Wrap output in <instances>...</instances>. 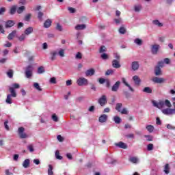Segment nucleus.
Returning <instances> with one entry per match:
<instances>
[{
	"mask_svg": "<svg viewBox=\"0 0 175 175\" xmlns=\"http://www.w3.org/2000/svg\"><path fill=\"white\" fill-rule=\"evenodd\" d=\"M152 103L154 107H157V109H163L165 106H166L168 108L172 107V103L169 100H165V101L163 100H160L157 102L156 100H152Z\"/></svg>",
	"mask_w": 175,
	"mask_h": 175,
	"instance_id": "1",
	"label": "nucleus"
},
{
	"mask_svg": "<svg viewBox=\"0 0 175 175\" xmlns=\"http://www.w3.org/2000/svg\"><path fill=\"white\" fill-rule=\"evenodd\" d=\"M32 72H33V66L32 64H30L27 66L25 68V76L27 79H31L32 77Z\"/></svg>",
	"mask_w": 175,
	"mask_h": 175,
	"instance_id": "2",
	"label": "nucleus"
},
{
	"mask_svg": "<svg viewBox=\"0 0 175 175\" xmlns=\"http://www.w3.org/2000/svg\"><path fill=\"white\" fill-rule=\"evenodd\" d=\"M77 83L79 87H83V85H88V80L84 77H80L77 79Z\"/></svg>",
	"mask_w": 175,
	"mask_h": 175,
	"instance_id": "3",
	"label": "nucleus"
},
{
	"mask_svg": "<svg viewBox=\"0 0 175 175\" xmlns=\"http://www.w3.org/2000/svg\"><path fill=\"white\" fill-rule=\"evenodd\" d=\"M161 113L165 116H173L175 114V109L172 108H167L161 110Z\"/></svg>",
	"mask_w": 175,
	"mask_h": 175,
	"instance_id": "4",
	"label": "nucleus"
},
{
	"mask_svg": "<svg viewBox=\"0 0 175 175\" xmlns=\"http://www.w3.org/2000/svg\"><path fill=\"white\" fill-rule=\"evenodd\" d=\"M159 49H161V46L158 44H154L151 46V53L152 54L156 55L158 54V51H159Z\"/></svg>",
	"mask_w": 175,
	"mask_h": 175,
	"instance_id": "5",
	"label": "nucleus"
},
{
	"mask_svg": "<svg viewBox=\"0 0 175 175\" xmlns=\"http://www.w3.org/2000/svg\"><path fill=\"white\" fill-rule=\"evenodd\" d=\"M24 131H25V129L24 127H19L18 128V135L21 139H27L28 137V135L24 133Z\"/></svg>",
	"mask_w": 175,
	"mask_h": 175,
	"instance_id": "6",
	"label": "nucleus"
},
{
	"mask_svg": "<svg viewBox=\"0 0 175 175\" xmlns=\"http://www.w3.org/2000/svg\"><path fill=\"white\" fill-rule=\"evenodd\" d=\"M98 103L100 105V106H105L106 103H107V98L106 97V95H103L99 99H98Z\"/></svg>",
	"mask_w": 175,
	"mask_h": 175,
	"instance_id": "7",
	"label": "nucleus"
},
{
	"mask_svg": "<svg viewBox=\"0 0 175 175\" xmlns=\"http://www.w3.org/2000/svg\"><path fill=\"white\" fill-rule=\"evenodd\" d=\"M115 146L118 148H122L123 150H126V148H128V145L122 142L115 143Z\"/></svg>",
	"mask_w": 175,
	"mask_h": 175,
	"instance_id": "8",
	"label": "nucleus"
},
{
	"mask_svg": "<svg viewBox=\"0 0 175 175\" xmlns=\"http://www.w3.org/2000/svg\"><path fill=\"white\" fill-rule=\"evenodd\" d=\"M120 85L121 82L120 81H116L115 84L113 85L111 88V91L113 92H117V91H118V89L120 88Z\"/></svg>",
	"mask_w": 175,
	"mask_h": 175,
	"instance_id": "9",
	"label": "nucleus"
},
{
	"mask_svg": "<svg viewBox=\"0 0 175 175\" xmlns=\"http://www.w3.org/2000/svg\"><path fill=\"white\" fill-rule=\"evenodd\" d=\"M140 67V64H139V62L134 61L131 63V68L134 71L138 70Z\"/></svg>",
	"mask_w": 175,
	"mask_h": 175,
	"instance_id": "10",
	"label": "nucleus"
},
{
	"mask_svg": "<svg viewBox=\"0 0 175 175\" xmlns=\"http://www.w3.org/2000/svg\"><path fill=\"white\" fill-rule=\"evenodd\" d=\"M122 81L123 84L126 85V87H128L129 90L131 91V92H135V90L131 86L130 84L128 83V82H126V80L125 79V78H122Z\"/></svg>",
	"mask_w": 175,
	"mask_h": 175,
	"instance_id": "11",
	"label": "nucleus"
},
{
	"mask_svg": "<svg viewBox=\"0 0 175 175\" xmlns=\"http://www.w3.org/2000/svg\"><path fill=\"white\" fill-rule=\"evenodd\" d=\"M133 80L135 82V85H140V83H142V79L137 75H135L133 77Z\"/></svg>",
	"mask_w": 175,
	"mask_h": 175,
	"instance_id": "12",
	"label": "nucleus"
},
{
	"mask_svg": "<svg viewBox=\"0 0 175 175\" xmlns=\"http://www.w3.org/2000/svg\"><path fill=\"white\" fill-rule=\"evenodd\" d=\"M98 121L102 124H103V122H106L107 121V115L106 114L101 115L98 118Z\"/></svg>",
	"mask_w": 175,
	"mask_h": 175,
	"instance_id": "13",
	"label": "nucleus"
},
{
	"mask_svg": "<svg viewBox=\"0 0 175 175\" xmlns=\"http://www.w3.org/2000/svg\"><path fill=\"white\" fill-rule=\"evenodd\" d=\"M152 23L153 25L159 27V28L163 27V23H161L158 19L153 20Z\"/></svg>",
	"mask_w": 175,
	"mask_h": 175,
	"instance_id": "14",
	"label": "nucleus"
},
{
	"mask_svg": "<svg viewBox=\"0 0 175 175\" xmlns=\"http://www.w3.org/2000/svg\"><path fill=\"white\" fill-rule=\"evenodd\" d=\"M15 23L14 21L8 20L5 22V28H12L14 26Z\"/></svg>",
	"mask_w": 175,
	"mask_h": 175,
	"instance_id": "15",
	"label": "nucleus"
},
{
	"mask_svg": "<svg viewBox=\"0 0 175 175\" xmlns=\"http://www.w3.org/2000/svg\"><path fill=\"white\" fill-rule=\"evenodd\" d=\"M95 75V70L94 68L89 69L85 71V76L88 77V76H94Z\"/></svg>",
	"mask_w": 175,
	"mask_h": 175,
	"instance_id": "16",
	"label": "nucleus"
},
{
	"mask_svg": "<svg viewBox=\"0 0 175 175\" xmlns=\"http://www.w3.org/2000/svg\"><path fill=\"white\" fill-rule=\"evenodd\" d=\"M152 81L154 83H157V84H162V83L165 81V79L156 77L152 79Z\"/></svg>",
	"mask_w": 175,
	"mask_h": 175,
	"instance_id": "17",
	"label": "nucleus"
},
{
	"mask_svg": "<svg viewBox=\"0 0 175 175\" xmlns=\"http://www.w3.org/2000/svg\"><path fill=\"white\" fill-rule=\"evenodd\" d=\"M112 66L113 68H115L116 69H118L121 68V64H120V62L116 59L112 61Z\"/></svg>",
	"mask_w": 175,
	"mask_h": 175,
	"instance_id": "18",
	"label": "nucleus"
},
{
	"mask_svg": "<svg viewBox=\"0 0 175 175\" xmlns=\"http://www.w3.org/2000/svg\"><path fill=\"white\" fill-rule=\"evenodd\" d=\"M58 55V52L53 51L51 52V61H55L57 59V55Z\"/></svg>",
	"mask_w": 175,
	"mask_h": 175,
	"instance_id": "19",
	"label": "nucleus"
},
{
	"mask_svg": "<svg viewBox=\"0 0 175 175\" xmlns=\"http://www.w3.org/2000/svg\"><path fill=\"white\" fill-rule=\"evenodd\" d=\"M85 28H87V26L84 24L77 25V26H75V29L77 31H81L83 29H85Z\"/></svg>",
	"mask_w": 175,
	"mask_h": 175,
	"instance_id": "20",
	"label": "nucleus"
},
{
	"mask_svg": "<svg viewBox=\"0 0 175 175\" xmlns=\"http://www.w3.org/2000/svg\"><path fill=\"white\" fill-rule=\"evenodd\" d=\"M162 73V71L161 70V67L159 66H156L154 68V74L156 76H159Z\"/></svg>",
	"mask_w": 175,
	"mask_h": 175,
	"instance_id": "21",
	"label": "nucleus"
},
{
	"mask_svg": "<svg viewBox=\"0 0 175 175\" xmlns=\"http://www.w3.org/2000/svg\"><path fill=\"white\" fill-rule=\"evenodd\" d=\"M17 12V5H12L10 10V14H15Z\"/></svg>",
	"mask_w": 175,
	"mask_h": 175,
	"instance_id": "22",
	"label": "nucleus"
},
{
	"mask_svg": "<svg viewBox=\"0 0 175 175\" xmlns=\"http://www.w3.org/2000/svg\"><path fill=\"white\" fill-rule=\"evenodd\" d=\"M142 92L145 94H152V89H151L150 87H145Z\"/></svg>",
	"mask_w": 175,
	"mask_h": 175,
	"instance_id": "23",
	"label": "nucleus"
},
{
	"mask_svg": "<svg viewBox=\"0 0 175 175\" xmlns=\"http://www.w3.org/2000/svg\"><path fill=\"white\" fill-rule=\"evenodd\" d=\"M16 33H17V31H16V30L12 31V33H10L8 36V40H12L13 38L16 36Z\"/></svg>",
	"mask_w": 175,
	"mask_h": 175,
	"instance_id": "24",
	"label": "nucleus"
},
{
	"mask_svg": "<svg viewBox=\"0 0 175 175\" xmlns=\"http://www.w3.org/2000/svg\"><path fill=\"white\" fill-rule=\"evenodd\" d=\"M9 90H10V94H8V95H11L12 98H16V96H17V93H16V90H14L13 88H10Z\"/></svg>",
	"mask_w": 175,
	"mask_h": 175,
	"instance_id": "25",
	"label": "nucleus"
},
{
	"mask_svg": "<svg viewBox=\"0 0 175 175\" xmlns=\"http://www.w3.org/2000/svg\"><path fill=\"white\" fill-rule=\"evenodd\" d=\"M33 32V27H29L25 30V34L31 35Z\"/></svg>",
	"mask_w": 175,
	"mask_h": 175,
	"instance_id": "26",
	"label": "nucleus"
},
{
	"mask_svg": "<svg viewBox=\"0 0 175 175\" xmlns=\"http://www.w3.org/2000/svg\"><path fill=\"white\" fill-rule=\"evenodd\" d=\"M24 10H25V6L22 5L16 9V13H18V14H21L22 13H24Z\"/></svg>",
	"mask_w": 175,
	"mask_h": 175,
	"instance_id": "27",
	"label": "nucleus"
},
{
	"mask_svg": "<svg viewBox=\"0 0 175 175\" xmlns=\"http://www.w3.org/2000/svg\"><path fill=\"white\" fill-rule=\"evenodd\" d=\"M44 28H50L51 27V20L47 19L44 23Z\"/></svg>",
	"mask_w": 175,
	"mask_h": 175,
	"instance_id": "28",
	"label": "nucleus"
},
{
	"mask_svg": "<svg viewBox=\"0 0 175 175\" xmlns=\"http://www.w3.org/2000/svg\"><path fill=\"white\" fill-rule=\"evenodd\" d=\"M129 161L131 162V163H139V159L135 157H131L129 158Z\"/></svg>",
	"mask_w": 175,
	"mask_h": 175,
	"instance_id": "29",
	"label": "nucleus"
},
{
	"mask_svg": "<svg viewBox=\"0 0 175 175\" xmlns=\"http://www.w3.org/2000/svg\"><path fill=\"white\" fill-rule=\"evenodd\" d=\"M5 102L6 103H8V105H12V103H13V100H12V95H7Z\"/></svg>",
	"mask_w": 175,
	"mask_h": 175,
	"instance_id": "30",
	"label": "nucleus"
},
{
	"mask_svg": "<svg viewBox=\"0 0 175 175\" xmlns=\"http://www.w3.org/2000/svg\"><path fill=\"white\" fill-rule=\"evenodd\" d=\"M113 121L115 124H121V121H122V120L119 116H114Z\"/></svg>",
	"mask_w": 175,
	"mask_h": 175,
	"instance_id": "31",
	"label": "nucleus"
},
{
	"mask_svg": "<svg viewBox=\"0 0 175 175\" xmlns=\"http://www.w3.org/2000/svg\"><path fill=\"white\" fill-rule=\"evenodd\" d=\"M146 128L148 132H149V133H152V132H154V126L147 125Z\"/></svg>",
	"mask_w": 175,
	"mask_h": 175,
	"instance_id": "32",
	"label": "nucleus"
},
{
	"mask_svg": "<svg viewBox=\"0 0 175 175\" xmlns=\"http://www.w3.org/2000/svg\"><path fill=\"white\" fill-rule=\"evenodd\" d=\"M134 43L137 46H142L143 44V40H140V38H136L134 40Z\"/></svg>",
	"mask_w": 175,
	"mask_h": 175,
	"instance_id": "33",
	"label": "nucleus"
},
{
	"mask_svg": "<svg viewBox=\"0 0 175 175\" xmlns=\"http://www.w3.org/2000/svg\"><path fill=\"white\" fill-rule=\"evenodd\" d=\"M23 166L25 169H27L29 166V159H25L23 163Z\"/></svg>",
	"mask_w": 175,
	"mask_h": 175,
	"instance_id": "34",
	"label": "nucleus"
},
{
	"mask_svg": "<svg viewBox=\"0 0 175 175\" xmlns=\"http://www.w3.org/2000/svg\"><path fill=\"white\" fill-rule=\"evenodd\" d=\"M54 172H53V165L51 164L49 165V169H48V175H53Z\"/></svg>",
	"mask_w": 175,
	"mask_h": 175,
	"instance_id": "35",
	"label": "nucleus"
},
{
	"mask_svg": "<svg viewBox=\"0 0 175 175\" xmlns=\"http://www.w3.org/2000/svg\"><path fill=\"white\" fill-rule=\"evenodd\" d=\"M13 70H9L6 72L8 77H9L10 79H13Z\"/></svg>",
	"mask_w": 175,
	"mask_h": 175,
	"instance_id": "36",
	"label": "nucleus"
},
{
	"mask_svg": "<svg viewBox=\"0 0 175 175\" xmlns=\"http://www.w3.org/2000/svg\"><path fill=\"white\" fill-rule=\"evenodd\" d=\"M58 55L61 57H65V50L64 49H60L58 53Z\"/></svg>",
	"mask_w": 175,
	"mask_h": 175,
	"instance_id": "37",
	"label": "nucleus"
},
{
	"mask_svg": "<svg viewBox=\"0 0 175 175\" xmlns=\"http://www.w3.org/2000/svg\"><path fill=\"white\" fill-rule=\"evenodd\" d=\"M170 170V167H169V164H166L164 167V172L165 174H169Z\"/></svg>",
	"mask_w": 175,
	"mask_h": 175,
	"instance_id": "38",
	"label": "nucleus"
},
{
	"mask_svg": "<svg viewBox=\"0 0 175 175\" xmlns=\"http://www.w3.org/2000/svg\"><path fill=\"white\" fill-rule=\"evenodd\" d=\"M122 107V103H117L116 106V110L120 113L121 111V109Z\"/></svg>",
	"mask_w": 175,
	"mask_h": 175,
	"instance_id": "39",
	"label": "nucleus"
},
{
	"mask_svg": "<svg viewBox=\"0 0 175 175\" xmlns=\"http://www.w3.org/2000/svg\"><path fill=\"white\" fill-rule=\"evenodd\" d=\"M38 73L39 75H42V73H44V67L43 66H40L38 68Z\"/></svg>",
	"mask_w": 175,
	"mask_h": 175,
	"instance_id": "40",
	"label": "nucleus"
},
{
	"mask_svg": "<svg viewBox=\"0 0 175 175\" xmlns=\"http://www.w3.org/2000/svg\"><path fill=\"white\" fill-rule=\"evenodd\" d=\"M33 87L36 88V90H38V91H42V88H40L38 83H34Z\"/></svg>",
	"mask_w": 175,
	"mask_h": 175,
	"instance_id": "41",
	"label": "nucleus"
},
{
	"mask_svg": "<svg viewBox=\"0 0 175 175\" xmlns=\"http://www.w3.org/2000/svg\"><path fill=\"white\" fill-rule=\"evenodd\" d=\"M106 50H107L106 46H101L100 47V49H99V53H100V54H102L103 53H106Z\"/></svg>",
	"mask_w": 175,
	"mask_h": 175,
	"instance_id": "42",
	"label": "nucleus"
},
{
	"mask_svg": "<svg viewBox=\"0 0 175 175\" xmlns=\"http://www.w3.org/2000/svg\"><path fill=\"white\" fill-rule=\"evenodd\" d=\"M10 88H13V90H17V89L20 88V84L13 83L12 85V87H10Z\"/></svg>",
	"mask_w": 175,
	"mask_h": 175,
	"instance_id": "43",
	"label": "nucleus"
},
{
	"mask_svg": "<svg viewBox=\"0 0 175 175\" xmlns=\"http://www.w3.org/2000/svg\"><path fill=\"white\" fill-rule=\"evenodd\" d=\"M114 23H116V24H117V25L122 24V18H115Z\"/></svg>",
	"mask_w": 175,
	"mask_h": 175,
	"instance_id": "44",
	"label": "nucleus"
},
{
	"mask_svg": "<svg viewBox=\"0 0 175 175\" xmlns=\"http://www.w3.org/2000/svg\"><path fill=\"white\" fill-rule=\"evenodd\" d=\"M26 34L23 33L21 36H20L18 39L20 42H24L25 40V36Z\"/></svg>",
	"mask_w": 175,
	"mask_h": 175,
	"instance_id": "45",
	"label": "nucleus"
},
{
	"mask_svg": "<svg viewBox=\"0 0 175 175\" xmlns=\"http://www.w3.org/2000/svg\"><path fill=\"white\" fill-rule=\"evenodd\" d=\"M147 150L148 151H152V150H154V144H149L147 146Z\"/></svg>",
	"mask_w": 175,
	"mask_h": 175,
	"instance_id": "46",
	"label": "nucleus"
},
{
	"mask_svg": "<svg viewBox=\"0 0 175 175\" xmlns=\"http://www.w3.org/2000/svg\"><path fill=\"white\" fill-rule=\"evenodd\" d=\"M43 14H44L42 12H38V20H40V21H42V20H43V18H42Z\"/></svg>",
	"mask_w": 175,
	"mask_h": 175,
	"instance_id": "47",
	"label": "nucleus"
},
{
	"mask_svg": "<svg viewBox=\"0 0 175 175\" xmlns=\"http://www.w3.org/2000/svg\"><path fill=\"white\" fill-rule=\"evenodd\" d=\"M119 32H120L122 35H124V33H125V32H126V30L125 29V27H121L119 29Z\"/></svg>",
	"mask_w": 175,
	"mask_h": 175,
	"instance_id": "48",
	"label": "nucleus"
},
{
	"mask_svg": "<svg viewBox=\"0 0 175 175\" xmlns=\"http://www.w3.org/2000/svg\"><path fill=\"white\" fill-rule=\"evenodd\" d=\"M75 58L76 59H81V58H83V55H81V53L78 52L75 55Z\"/></svg>",
	"mask_w": 175,
	"mask_h": 175,
	"instance_id": "49",
	"label": "nucleus"
},
{
	"mask_svg": "<svg viewBox=\"0 0 175 175\" xmlns=\"http://www.w3.org/2000/svg\"><path fill=\"white\" fill-rule=\"evenodd\" d=\"M114 73V71L112 69L107 70L105 72L106 76H110V75H113Z\"/></svg>",
	"mask_w": 175,
	"mask_h": 175,
	"instance_id": "50",
	"label": "nucleus"
},
{
	"mask_svg": "<svg viewBox=\"0 0 175 175\" xmlns=\"http://www.w3.org/2000/svg\"><path fill=\"white\" fill-rule=\"evenodd\" d=\"M120 113H121V114H128L129 111H128V109L126 108H123L122 109H121Z\"/></svg>",
	"mask_w": 175,
	"mask_h": 175,
	"instance_id": "51",
	"label": "nucleus"
},
{
	"mask_svg": "<svg viewBox=\"0 0 175 175\" xmlns=\"http://www.w3.org/2000/svg\"><path fill=\"white\" fill-rule=\"evenodd\" d=\"M31 14H27L25 16V21H29V20H31Z\"/></svg>",
	"mask_w": 175,
	"mask_h": 175,
	"instance_id": "52",
	"label": "nucleus"
},
{
	"mask_svg": "<svg viewBox=\"0 0 175 175\" xmlns=\"http://www.w3.org/2000/svg\"><path fill=\"white\" fill-rule=\"evenodd\" d=\"M27 150H29L30 152H33V151H35V150L33 149V146L32 144L27 146Z\"/></svg>",
	"mask_w": 175,
	"mask_h": 175,
	"instance_id": "53",
	"label": "nucleus"
},
{
	"mask_svg": "<svg viewBox=\"0 0 175 175\" xmlns=\"http://www.w3.org/2000/svg\"><path fill=\"white\" fill-rule=\"evenodd\" d=\"M100 57L102 58V59H108L109 55H107V54L106 53H103L101 54Z\"/></svg>",
	"mask_w": 175,
	"mask_h": 175,
	"instance_id": "54",
	"label": "nucleus"
},
{
	"mask_svg": "<svg viewBox=\"0 0 175 175\" xmlns=\"http://www.w3.org/2000/svg\"><path fill=\"white\" fill-rule=\"evenodd\" d=\"M50 83L51 84H56L57 83V79L55 77H52L50 79Z\"/></svg>",
	"mask_w": 175,
	"mask_h": 175,
	"instance_id": "55",
	"label": "nucleus"
},
{
	"mask_svg": "<svg viewBox=\"0 0 175 175\" xmlns=\"http://www.w3.org/2000/svg\"><path fill=\"white\" fill-rule=\"evenodd\" d=\"M142 10V5H138L135 6V12H140Z\"/></svg>",
	"mask_w": 175,
	"mask_h": 175,
	"instance_id": "56",
	"label": "nucleus"
},
{
	"mask_svg": "<svg viewBox=\"0 0 175 175\" xmlns=\"http://www.w3.org/2000/svg\"><path fill=\"white\" fill-rule=\"evenodd\" d=\"M55 157L57 159H62V156H59V152L58 150L55 152Z\"/></svg>",
	"mask_w": 175,
	"mask_h": 175,
	"instance_id": "57",
	"label": "nucleus"
},
{
	"mask_svg": "<svg viewBox=\"0 0 175 175\" xmlns=\"http://www.w3.org/2000/svg\"><path fill=\"white\" fill-rule=\"evenodd\" d=\"M107 163H114L115 161H114V159H113L110 157H108L107 159Z\"/></svg>",
	"mask_w": 175,
	"mask_h": 175,
	"instance_id": "58",
	"label": "nucleus"
},
{
	"mask_svg": "<svg viewBox=\"0 0 175 175\" xmlns=\"http://www.w3.org/2000/svg\"><path fill=\"white\" fill-rule=\"evenodd\" d=\"M145 137L148 142H152V136L151 135H145Z\"/></svg>",
	"mask_w": 175,
	"mask_h": 175,
	"instance_id": "59",
	"label": "nucleus"
},
{
	"mask_svg": "<svg viewBox=\"0 0 175 175\" xmlns=\"http://www.w3.org/2000/svg\"><path fill=\"white\" fill-rule=\"evenodd\" d=\"M163 65H165V63L163 61H160L158 62V66L159 68H163Z\"/></svg>",
	"mask_w": 175,
	"mask_h": 175,
	"instance_id": "60",
	"label": "nucleus"
},
{
	"mask_svg": "<svg viewBox=\"0 0 175 175\" xmlns=\"http://www.w3.org/2000/svg\"><path fill=\"white\" fill-rule=\"evenodd\" d=\"M98 83L100 84H105V83H106V79H103V78H100L98 79Z\"/></svg>",
	"mask_w": 175,
	"mask_h": 175,
	"instance_id": "61",
	"label": "nucleus"
},
{
	"mask_svg": "<svg viewBox=\"0 0 175 175\" xmlns=\"http://www.w3.org/2000/svg\"><path fill=\"white\" fill-rule=\"evenodd\" d=\"M68 10H69L70 13H75L76 10L72 7H68Z\"/></svg>",
	"mask_w": 175,
	"mask_h": 175,
	"instance_id": "62",
	"label": "nucleus"
},
{
	"mask_svg": "<svg viewBox=\"0 0 175 175\" xmlns=\"http://www.w3.org/2000/svg\"><path fill=\"white\" fill-rule=\"evenodd\" d=\"M8 124H9V120H6L5 122H4V126H5V128L7 131H9V125H8Z\"/></svg>",
	"mask_w": 175,
	"mask_h": 175,
	"instance_id": "63",
	"label": "nucleus"
},
{
	"mask_svg": "<svg viewBox=\"0 0 175 175\" xmlns=\"http://www.w3.org/2000/svg\"><path fill=\"white\" fill-rule=\"evenodd\" d=\"M167 129H171V130L175 129V126H172V124H167Z\"/></svg>",
	"mask_w": 175,
	"mask_h": 175,
	"instance_id": "64",
	"label": "nucleus"
}]
</instances>
